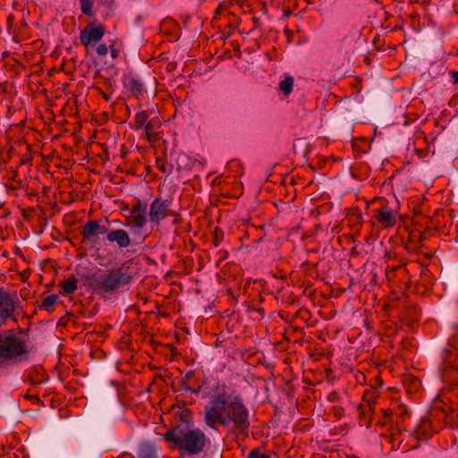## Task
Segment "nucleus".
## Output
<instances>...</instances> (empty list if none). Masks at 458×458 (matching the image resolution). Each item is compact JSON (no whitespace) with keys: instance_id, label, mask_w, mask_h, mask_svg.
Masks as SVG:
<instances>
[{"instance_id":"obj_1","label":"nucleus","mask_w":458,"mask_h":458,"mask_svg":"<svg viewBox=\"0 0 458 458\" xmlns=\"http://www.w3.org/2000/svg\"><path fill=\"white\" fill-rule=\"evenodd\" d=\"M203 421L209 428L216 430L224 427L229 434L242 437L249 435L251 426L250 410L243 397L225 384L217 385L209 394Z\"/></svg>"},{"instance_id":"obj_2","label":"nucleus","mask_w":458,"mask_h":458,"mask_svg":"<svg viewBox=\"0 0 458 458\" xmlns=\"http://www.w3.org/2000/svg\"><path fill=\"white\" fill-rule=\"evenodd\" d=\"M164 440L175 445L177 449L191 456L202 454L210 441L200 428L175 424L162 435Z\"/></svg>"},{"instance_id":"obj_3","label":"nucleus","mask_w":458,"mask_h":458,"mask_svg":"<svg viewBox=\"0 0 458 458\" xmlns=\"http://www.w3.org/2000/svg\"><path fill=\"white\" fill-rule=\"evenodd\" d=\"M136 273L133 268L125 264L118 268L107 270L96 279L95 275H86L84 278L89 286L99 289L104 293H112L118 288L129 284L134 278Z\"/></svg>"},{"instance_id":"obj_4","label":"nucleus","mask_w":458,"mask_h":458,"mask_svg":"<svg viewBox=\"0 0 458 458\" xmlns=\"http://www.w3.org/2000/svg\"><path fill=\"white\" fill-rule=\"evenodd\" d=\"M30 350L26 342L18 337L13 330L0 333V367L26 361Z\"/></svg>"},{"instance_id":"obj_5","label":"nucleus","mask_w":458,"mask_h":458,"mask_svg":"<svg viewBox=\"0 0 458 458\" xmlns=\"http://www.w3.org/2000/svg\"><path fill=\"white\" fill-rule=\"evenodd\" d=\"M452 349H445L440 366V373L443 381L454 384L458 382V366L454 358L458 356V337L454 336L450 342Z\"/></svg>"},{"instance_id":"obj_6","label":"nucleus","mask_w":458,"mask_h":458,"mask_svg":"<svg viewBox=\"0 0 458 458\" xmlns=\"http://www.w3.org/2000/svg\"><path fill=\"white\" fill-rule=\"evenodd\" d=\"M172 204V196L165 198L157 196L150 203L148 211V218L152 226H158L160 222L167 216H180L177 211L171 208Z\"/></svg>"},{"instance_id":"obj_7","label":"nucleus","mask_w":458,"mask_h":458,"mask_svg":"<svg viewBox=\"0 0 458 458\" xmlns=\"http://www.w3.org/2000/svg\"><path fill=\"white\" fill-rule=\"evenodd\" d=\"M15 293H9L0 288V318L4 321L12 319L17 322L15 318L16 304L19 303Z\"/></svg>"},{"instance_id":"obj_8","label":"nucleus","mask_w":458,"mask_h":458,"mask_svg":"<svg viewBox=\"0 0 458 458\" xmlns=\"http://www.w3.org/2000/svg\"><path fill=\"white\" fill-rule=\"evenodd\" d=\"M127 226L131 230H140L148 223L147 205L140 200L134 203L130 210V215L126 216Z\"/></svg>"},{"instance_id":"obj_9","label":"nucleus","mask_w":458,"mask_h":458,"mask_svg":"<svg viewBox=\"0 0 458 458\" xmlns=\"http://www.w3.org/2000/svg\"><path fill=\"white\" fill-rule=\"evenodd\" d=\"M106 32L104 25H94L93 23L88 24L82 30H81L80 39L81 43L87 48L91 43H97L102 39Z\"/></svg>"},{"instance_id":"obj_10","label":"nucleus","mask_w":458,"mask_h":458,"mask_svg":"<svg viewBox=\"0 0 458 458\" xmlns=\"http://www.w3.org/2000/svg\"><path fill=\"white\" fill-rule=\"evenodd\" d=\"M437 430L428 418H421L420 424L410 432V436L420 443L428 440Z\"/></svg>"},{"instance_id":"obj_11","label":"nucleus","mask_w":458,"mask_h":458,"mask_svg":"<svg viewBox=\"0 0 458 458\" xmlns=\"http://www.w3.org/2000/svg\"><path fill=\"white\" fill-rule=\"evenodd\" d=\"M396 212L388 207H382L374 211L375 218L384 228L393 227L396 224Z\"/></svg>"},{"instance_id":"obj_12","label":"nucleus","mask_w":458,"mask_h":458,"mask_svg":"<svg viewBox=\"0 0 458 458\" xmlns=\"http://www.w3.org/2000/svg\"><path fill=\"white\" fill-rule=\"evenodd\" d=\"M106 240L109 242H115L120 249L129 247L131 242L128 233L122 229H115L108 232L106 234Z\"/></svg>"},{"instance_id":"obj_13","label":"nucleus","mask_w":458,"mask_h":458,"mask_svg":"<svg viewBox=\"0 0 458 458\" xmlns=\"http://www.w3.org/2000/svg\"><path fill=\"white\" fill-rule=\"evenodd\" d=\"M381 437L391 445L392 450H397L401 447L403 442V432L398 427H391L388 433H382Z\"/></svg>"},{"instance_id":"obj_14","label":"nucleus","mask_w":458,"mask_h":458,"mask_svg":"<svg viewBox=\"0 0 458 458\" xmlns=\"http://www.w3.org/2000/svg\"><path fill=\"white\" fill-rule=\"evenodd\" d=\"M137 458H160L157 446L149 442L140 443Z\"/></svg>"},{"instance_id":"obj_15","label":"nucleus","mask_w":458,"mask_h":458,"mask_svg":"<svg viewBox=\"0 0 458 458\" xmlns=\"http://www.w3.org/2000/svg\"><path fill=\"white\" fill-rule=\"evenodd\" d=\"M124 88L133 94L136 98L142 94L143 85L140 81L133 76H128L124 79Z\"/></svg>"},{"instance_id":"obj_16","label":"nucleus","mask_w":458,"mask_h":458,"mask_svg":"<svg viewBox=\"0 0 458 458\" xmlns=\"http://www.w3.org/2000/svg\"><path fill=\"white\" fill-rule=\"evenodd\" d=\"M97 221L96 220H89L87 221L81 230V242L87 243L90 238L96 236L98 234Z\"/></svg>"},{"instance_id":"obj_17","label":"nucleus","mask_w":458,"mask_h":458,"mask_svg":"<svg viewBox=\"0 0 458 458\" xmlns=\"http://www.w3.org/2000/svg\"><path fill=\"white\" fill-rule=\"evenodd\" d=\"M395 272H398L400 275L403 276H408L407 282L405 284L407 287L410 288L413 281L411 279V276L409 275V268L406 267L404 265L394 266L390 269L388 267L386 269L387 277L389 279H393Z\"/></svg>"},{"instance_id":"obj_18","label":"nucleus","mask_w":458,"mask_h":458,"mask_svg":"<svg viewBox=\"0 0 458 458\" xmlns=\"http://www.w3.org/2000/svg\"><path fill=\"white\" fill-rule=\"evenodd\" d=\"M403 384L407 392L411 394L417 392L421 386L420 380L417 377L411 374L403 376Z\"/></svg>"},{"instance_id":"obj_19","label":"nucleus","mask_w":458,"mask_h":458,"mask_svg":"<svg viewBox=\"0 0 458 458\" xmlns=\"http://www.w3.org/2000/svg\"><path fill=\"white\" fill-rule=\"evenodd\" d=\"M77 284L78 279L74 276H71L61 283L62 291L60 293L63 294L73 293L77 289Z\"/></svg>"},{"instance_id":"obj_20","label":"nucleus","mask_w":458,"mask_h":458,"mask_svg":"<svg viewBox=\"0 0 458 458\" xmlns=\"http://www.w3.org/2000/svg\"><path fill=\"white\" fill-rule=\"evenodd\" d=\"M176 424H187L188 428L192 425L191 411L186 408L181 409L176 412Z\"/></svg>"},{"instance_id":"obj_21","label":"nucleus","mask_w":458,"mask_h":458,"mask_svg":"<svg viewBox=\"0 0 458 458\" xmlns=\"http://www.w3.org/2000/svg\"><path fill=\"white\" fill-rule=\"evenodd\" d=\"M57 299L58 296L56 294L48 295L42 300L41 304L38 305V307L47 312H53L57 302Z\"/></svg>"},{"instance_id":"obj_22","label":"nucleus","mask_w":458,"mask_h":458,"mask_svg":"<svg viewBox=\"0 0 458 458\" xmlns=\"http://www.w3.org/2000/svg\"><path fill=\"white\" fill-rule=\"evenodd\" d=\"M308 143L305 139H296L293 144V153L295 155H301L303 157L307 156L308 153Z\"/></svg>"},{"instance_id":"obj_23","label":"nucleus","mask_w":458,"mask_h":458,"mask_svg":"<svg viewBox=\"0 0 458 458\" xmlns=\"http://www.w3.org/2000/svg\"><path fill=\"white\" fill-rule=\"evenodd\" d=\"M144 131L146 134V138L149 142H155L157 140L158 134L155 130V124L152 121H148L145 124Z\"/></svg>"},{"instance_id":"obj_24","label":"nucleus","mask_w":458,"mask_h":458,"mask_svg":"<svg viewBox=\"0 0 458 458\" xmlns=\"http://www.w3.org/2000/svg\"><path fill=\"white\" fill-rule=\"evenodd\" d=\"M148 122V113L147 111L138 112L135 114L134 128L141 129Z\"/></svg>"},{"instance_id":"obj_25","label":"nucleus","mask_w":458,"mask_h":458,"mask_svg":"<svg viewBox=\"0 0 458 458\" xmlns=\"http://www.w3.org/2000/svg\"><path fill=\"white\" fill-rule=\"evenodd\" d=\"M293 81H294L293 77L287 76L279 83V89L284 92L285 96H288L292 92Z\"/></svg>"},{"instance_id":"obj_26","label":"nucleus","mask_w":458,"mask_h":458,"mask_svg":"<svg viewBox=\"0 0 458 458\" xmlns=\"http://www.w3.org/2000/svg\"><path fill=\"white\" fill-rule=\"evenodd\" d=\"M81 11L83 14L92 17L93 13V0H80Z\"/></svg>"},{"instance_id":"obj_27","label":"nucleus","mask_w":458,"mask_h":458,"mask_svg":"<svg viewBox=\"0 0 458 458\" xmlns=\"http://www.w3.org/2000/svg\"><path fill=\"white\" fill-rule=\"evenodd\" d=\"M188 162H189V157L186 154H184V153L178 154L177 160H176L177 170H182V169L189 168L190 165L188 164Z\"/></svg>"},{"instance_id":"obj_28","label":"nucleus","mask_w":458,"mask_h":458,"mask_svg":"<svg viewBox=\"0 0 458 458\" xmlns=\"http://www.w3.org/2000/svg\"><path fill=\"white\" fill-rule=\"evenodd\" d=\"M225 238L224 231L219 228L216 227L213 231V244L217 247L222 243Z\"/></svg>"},{"instance_id":"obj_29","label":"nucleus","mask_w":458,"mask_h":458,"mask_svg":"<svg viewBox=\"0 0 458 458\" xmlns=\"http://www.w3.org/2000/svg\"><path fill=\"white\" fill-rule=\"evenodd\" d=\"M157 168L163 173L170 174L173 171V165L166 164V162L161 158L156 160Z\"/></svg>"},{"instance_id":"obj_30","label":"nucleus","mask_w":458,"mask_h":458,"mask_svg":"<svg viewBox=\"0 0 458 458\" xmlns=\"http://www.w3.org/2000/svg\"><path fill=\"white\" fill-rule=\"evenodd\" d=\"M98 4L106 8V17H109L114 7V0H98Z\"/></svg>"},{"instance_id":"obj_31","label":"nucleus","mask_w":458,"mask_h":458,"mask_svg":"<svg viewBox=\"0 0 458 458\" xmlns=\"http://www.w3.org/2000/svg\"><path fill=\"white\" fill-rule=\"evenodd\" d=\"M29 381L30 382L31 385L34 386L41 385L47 381V377H45V375L37 372L33 375L29 376Z\"/></svg>"},{"instance_id":"obj_32","label":"nucleus","mask_w":458,"mask_h":458,"mask_svg":"<svg viewBox=\"0 0 458 458\" xmlns=\"http://www.w3.org/2000/svg\"><path fill=\"white\" fill-rule=\"evenodd\" d=\"M247 458H269L268 454H265V453H262L260 451V448H254L252 449Z\"/></svg>"},{"instance_id":"obj_33","label":"nucleus","mask_w":458,"mask_h":458,"mask_svg":"<svg viewBox=\"0 0 458 458\" xmlns=\"http://www.w3.org/2000/svg\"><path fill=\"white\" fill-rule=\"evenodd\" d=\"M96 52L99 56H105L108 53V47L106 44H99L96 47Z\"/></svg>"},{"instance_id":"obj_34","label":"nucleus","mask_w":458,"mask_h":458,"mask_svg":"<svg viewBox=\"0 0 458 458\" xmlns=\"http://www.w3.org/2000/svg\"><path fill=\"white\" fill-rule=\"evenodd\" d=\"M96 221H97V226L98 227V233L104 234L106 233H108V228L105 225H102L100 220H96Z\"/></svg>"},{"instance_id":"obj_35","label":"nucleus","mask_w":458,"mask_h":458,"mask_svg":"<svg viewBox=\"0 0 458 458\" xmlns=\"http://www.w3.org/2000/svg\"><path fill=\"white\" fill-rule=\"evenodd\" d=\"M381 412H382V416H383L384 419H386V420H390V419L392 417V414H393L391 409L382 410Z\"/></svg>"},{"instance_id":"obj_36","label":"nucleus","mask_w":458,"mask_h":458,"mask_svg":"<svg viewBox=\"0 0 458 458\" xmlns=\"http://www.w3.org/2000/svg\"><path fill=\"white\" fill-rule=\"evenodd\" d=\"M450 75L452 77V80H453V82L454 84H457L458 83V72L456 71H451L450 72Z\"/></svg>"},{"instance_id":"obj_37","label":"nucleus","mask_w":458,"mask_h":458,"mask_svg":"<svg viewBox=\"0 0 458 458\" xmlns=\"http://www.w3.org/2000/svg\"><path fill=\"white\" fill-rule=\"evenodd\" d=\"M184 389L186 391H189V392H191L192 394H199L200 392V387H198V388L195 389V388L190 387L189 386H185Z\"/></svg>"},{"instance_id":"obj_38","label":"nucleus","mask_w":458,"mask_h":458,"mask_svg":"<svg viewBox=\"0 0 458 458\" xmlns=\"http://www.w3.org/2000/svg\"><path fill=\"white\" fill-rule=\"evenodd\" d=\"M389 421L390 420L384 419L382 417L379 420H377V426H381V427L386 426L389 423Z\"/></svg>"},{"instance_id":"obj_39","label":"nucleus","mask_w":458,"mask_h":458,"mask_svg":"<svg viewBox=\"0 0 458 458\" xmlns=\"http://www.w3.org/2000/svg\"><path fill=\"white\" fill-rule=\"evenodd\" d=\"M110 49H111V55H112V57L114 59H115L118 56V55H119V50L114 48V47H110Z\"/></svg>"},{"instance_id":"obj_40","label":"nucleus","mask_w":458,"mask_h":458,"mask_svg":"<svg viewBox=\"0 0 458 458\" xmlns=\"http://www.w3.org/2000/svg\"><path fill=\"white\" fill-rule=\"evenodd\" d=\"M220 259H225L228 257V252L226 250H220Z\"/></svg>"},{"instance_id":"obj_41","label":"nucleus","mask_w":458,"mask_h":458,"mask_svg":"<svg viewBox=\"0 0 458 458\" xmlns=\"http://www.w3.org/2000/svg\"><path fill=\"white\" fill-rule=\"evenodd\" d=\"M174 220L173 223L174 225H178L181 222V218L179 216H174Z\"/></svg>"},{"instance_id":"obj_42","label":"nucleus","mask_w":458,"mask_h":458,"mask_svg":"<svg viewBox=\"0 0 458 458\" xmlns=\"http://www.w3.org/2000/svg\"><path fill=\"white\" fill-rule=\"evenodd\" d=\"M25 397L28 398V399H37L38 401L39 400L36 395H29V394H25Z\"/></svg>"},{"instance_id":"obj_43","label":"nucleus","mask_w":458,"mask_h":458,"mask_svg":"<svg viewBox=\"0 0 458 458\" xmlns=\"http://www.w3.org/2000/svg\"><path fill=\"white\" fill-rule=\"evenodd\" d=\"M372 403H374V400H373V401H371V400H370V398H369V399H368V404H369V408H370V409H371V404H372Z\"/></svg>"},{"instance_id":"obj_44","label":"nucleus","mask_w":458,"mask_h":458,"mask_svg":"<svg viewBox=\"0 0 458 458\" xmlns=\"http://www.w3.org/2000/svg\"><path fill=\"white\" fill-rule=\"evenodd\" d=\"M370 238L367 237L366 242L369 243Z\"/></svg>"},{"instance_id":"obj_45","label":"nucleus","mask_w":458,"mask_h":458,"mask_svg":"<svg viewBox=\"0 0 458 458\" xmlns=\"http://www.w3.org/2000/svg\"><path fill=\"white\" fill-rule=\"evenodd\" d=\"M367 396H368V393H365V394H364V395H363V397H364V398H367Z\"/></svg>"}]
</instances>
